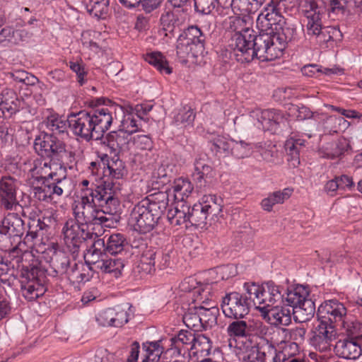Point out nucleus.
Segmentation results:
<instances>
[{"instance_id":"obj_30","label":"nucleus","mask_w":362,"mask_h":362,"mask_svg":"<svg viewBox=\"0 0 362 362\" xmlns=\"http://www.w3.org/2000/svg\"><path fill=\"white\" fill-rule=\"evenodd\" d=\"M179 37H184L187 42L194 45L197 49L204 51L206 37L197 26H189Z\"/></svg>"},{"instance_id":"obj_3","label":"nucleus","mask_w":362,"mask_h":362,"mask_svg":"<svg viewBox=\"0 0 362 362\" xmlns=\"http://www.w3.org/2000/svg\"><path fill=\"white\" fill-rule=\"evenodd\" d=\"M276 42L271 33L255 31L251 34L250 39L246 40L244 47L239 48L234 54L236 59L241 62H250L255 58L262 61H269L276 57Z\"/></svg>"},{"instance_id":"obj_55","label":"nucleus","mask_w":362,"mask_h":362,"mask_svg":"<svg viewBox=\"0 0 362 362\" xmlns=\"http://www.w3.org/2000/svg\"><path fill=\"white\" fill-rule=\"evenodd\" d=\"M252 152V146L244 141H237L233 140L230 155L237 158H243L248 156Z\"/></svg>"},{"instance_id":"obj_62","label":"nucleus","mask_w":362,"mask_h":362,"mask_svg":"<svg viewBox=\"0 0 362 362\" xmlns=\"http://www.w3.org/2000/svg\"><path fill=\"white\" fill-rule=\"evenodd\" d=\"M194 8L197 12L209 14L215 9L216 0H194Z\"/></svg>"},{"instance_id":"obj_28","label":"nucleus","mask_w":362,"mask_h":362,"mask_svg":"<svg viewBox=\"0 0 362 362\" xmlns=\"http://www.w3.org/2000/svg\"><path fill=\"white\" fill-rule=\"evenodd\" d=\"M308 295V291L305 287L298 286L291 291L288 290L286 296L282 294L281 300L286 305L295 308L307 298Z\"/></svg>"},{"instance_id":"obj_34","label":"nucleus","mask_w":362,"mask_h":362,"mask_svg":"<svg viewBox=\"0 0 362 362\" xmlns=\"http://www.w3.org/2000/svg\"><path fill=\"white\" fill-rule=\"evenodd\" d=\"M45 177L47 180L49 179L48 184L51 188L52 195L60 196L64 191L68 192L69 190V180L66 175L59 177L57 173H50Z\"/></svg>"},{"instance_id":"obj_29","label":"nucleus","mask_w":362,"mask_h":362,"mask_svg":"<svg viewBox=\"0 0 362 362\" xmlns=\"http://www.w3.org/2000/svg\"><path fill=\"white\" fill-rule=\"evenodd\" d=\"M292 192L293 189L285 188L282 191H276L269 194L267 198L262 200V208L264 211H271L275 204H282L285 200L288 199L291 197Z\"/></svg>"},{"instance_id":"obj_41","label":"nucleus","mask_w":362,"mask_h":362,"mask_svg":"<svg viewBox=\"0 0 362 362\" xmlns=\"http://www.w3.org/2000/svg\"><path fill=\"white\" fill-rule=\"evenodd\" d=\"M177 54L180 59L187 57L195 58L199 54L203 52L201 49H196L195 46L188 42L184 37H178L177 44Z\"/></svg>"},{"instance_id":"obj_26","label":"nucleus","mask_w":362,"mask_h":362,"mask_svg":"<svg viewBox=\"0 0 362 362\" xmlns=\"http://www.w3.org/2000/svg\"><path fill=\"white\" fill-rule=\"evenodd\" d=\"M315 313V305L311 300L306 298L297 308H292V314L296 322L303 323L311 320Z\"/></svg>"},{"instance_id":"obj_60","label":"nucleus","mask_w":362,"mask_h":362,"mask_svg":"<svg viewBox=\"0 0 362 362\" xmlns=\"http://www.w3.org/2000/svg\"><path fill=\"white\" fill-rule=\"evenodd\" d=\"M347 0H329V12L343 17L347 10Z\"/></svg>"},{"instance_id":"obj_53","label":"nucleus","mask_w":362,"mask_h":362,"mask_svg":"<svg viewBox=\"0 0 362 362\" xmlns=\"http://www.w3.org/2000/svg\"><path fill=\"white\" fill-rule=\"evenodd\" d=\"M227 332L230 337H247V321L241 319L233 321L228 326Z\"/></svg>"},{"instance_id":"obj_52","label":"nucleus","mask_w":362,"mask_h":362,"mask_svg":"<svg viewBox=\"0 0 362 362\" xmlns=\"http://www.w3.org/2000/svg\"><path fill=\"white\" fill-rule=\"evenodd\" d=\"M156 250L148 249L145 250L141 257L139 267L147 273L155 271L156 266Z\"/></svg>"},{"instance_id":"obj_22","label":"nucleus","mask_w":362,"mask_h":362,"mask_svg":"<svg viewBox=\"0 0 362 362\" xmlns=\"http://www.w3.org/2000/svg\"><path fill=\"white\" fill-rule=\"evenodd\" d=\"M160 34L170 38L181 30L182 21L178 15L171 11L164 12L160 18Z\"/></svg>"},{"instance_id":"obj_13","label":"nucleus","mask_w":362,"mask_h":362,"mask_svg":"<svg viewBox=\"0 0 362 362\" xmlns=\"http://www.w3.org/2000/svg\"><path fill=\"white\" fill-rule=\"evenodd\" d=\"M96 206L90 203L83 204L80 201L74 208V219L87 227L89 224H103L106 227H110L112 223V218L103 215V212L97 209Z\"/></svg>"},{"instance_id":"obj_17","label":"nucleus","mask_w":362,"mask_h":362,"mask_svg":"<svg viewBox=\"0 0 362 362\" xmlns=\"http://www.w3.org/2000/svg\"><path fill=\"white\" fill-rule=\"evenodd\" d=\"M118 188L113 181L107 180L103 182V190L105 191L103 193V199L99 204V206L101 207L100 211L103 212V215L112 216L118 214L120 206V202L116 192Z\"/></svg>"},{"instance_id":"obj_44","label":"nucleus","mask_w":362,"mask_h":362,"mask_svg":"<svg viewBox=\"0 0 362 362\" xmlns=\"http://www.w3.org/2000/svg\"><path fill=\"white\" fill-rule=\"evenodd\" d=\"M103 262L104 264L99 269L104 273H112L115 277L121 274V271L124 267V263L121 259L109 257L107 255Z\"/></svg>"},{"instance_id":"obj_35","label":"nucleus","mask_w":362,"mask_h":362,"mask_svg":"<svg viewBox=\"0 0 362 362\" xmlns=\"http://www.w3.org/2000/svg\"><path fill=\"white\" fill-rule=\"evenodd\" d=\"M339 327L344 330L346 338L357 339L361 341L362 339V323L349 317L348 316L344 322H340Z\"/></svg>"},{"instance_id":"obj_48","label":"nucleus","mask_w":362,"mask_h":362,"mask_svg":"<svg viewBox=\"0 0 362 362\" xmlns=\"http://www.w3.org/2000/svg\"><path fill=\"white\" fill-rule=\"evenodd\" d=\"M108 173V178L106 180H110V178L119 180L126 174V170L124 163L118 158L115 160L112 158L111 161L108 162L107 171L105 173Z\"/></svg>"},{"instance_id":"obj_45","label":"nucleus","mask_w":362,"mask_h":362,"mask_svg":"<svg viewBox=\"0 0 362 362\" xmlns=\"http://www.w3.org/2000/svg\"><path fill=\"white\" fill-rule=\"evenodd\" d=\"M212 168L211 165L206 163V162L202 159L197 160L194 163V170L192 173V177L194 180L200 183L204 180L211 177L212 176Z\"/></svg>"},{"instance_id":"obj_51","label":"nucleus","mask_w":362,"mask_h":362,"mask_svg":"<svg viewBox=\"0 0 362 362\" xmlns=\"http://www.w3.org/2000/svg\"><path fill=\"white\" fill-rule=\"evenodd\" d=\"M304 146L303 141L301 139H290L286 141L285 148L287 153L291 156V160L293 161V165L300 163L299 153Z\"/></svg>"},{"instance_id":"obj_33","label":"nucleus","mask_w":362,"mask_h":362,"mask_svg":"<svg viewBox=\"0 0 362 362\" xmlns=\"http://www.w3.org/2000/svg\"><path fill=\"white\" fill-rule=\"evenodd\" d=\"M202 202L205 207L208 219L214 221L222 212L221 199L214 194L204 195Z\"/></svg>"},{"instance_id":"obj_5","label":"nucleus","mask_w":362,"mask_h":362,"mask_svg":"<svg viewBox=\"0 0 362 362\" xmlns=\"http://www.w3.org/2000/svg\"><path fill=\"white\" fill-rule=\"evenodd\" d=\"M34 147L41 157L60 162L63 165H72L75 162L74 153L66 149V144L52 134L46 133L35 139Z\"/></svg>"},{"instance_id":"obj_9","label":"nucleus","mask_w":362,"mask_h":362,"mask_svg":"<svg viewBox=\"0 0 362 362\" xmlns=\"http://www.w3.org/2000/svg\"><path fill=\"white\" fill-rule=\"evenodd\" d=\"M24 231V221L20 216L8 213L0 223V248L7 249L19 243Z\"/></svg>"},{"instance_id":"obj_36","label":"nucleus","mask_w":362,"mask_h":362,"mask_svg":"<svg viewBox=\"0 0 362 362\" xmlns=\"http://www.w3.org/2000/svg\"><path fill=\"white\" fill-rule=\"evenodd\" d=\"M189 222L193 226L202 227L207 223L208 214L203 202L194 204L192 208L189 206Z\"/></svg>"},{"instance_id":"obj_42","label":"nucleus","mask_w":362,"mask_h":362,"mask_svg":"<svg viewBox=\"0 0 362 362\" xmlns=\"http://www.w3.org/2000/svg\"><path fill=\"white\" fill-rule=\"evenodd\" d=\"M345 145L347 146L345 141L328 142L320 148V154L323 158L334 159L343 153Z\"/></svg>"},{"instance_id":"obj_27","label":"nucleus","mask_w":362,"mask_h":362,"mask_svg":"<svg viewBox=\"0 0 362 362\" xmlns=\"http://www.w3.org/2000/svg\"><path fill=\"white\" fill-rule=\"evenodd\" d=\"M292 309L285 307L274 306L270 308V324L275 327L288 326L291 323Z\"/></svg>"},{"instance_id":"obj_12","label":"nucleus","mask_w":362,"mask_h":362,"mask_svg":"<svg viewBox=\"0 0 362 362\" xmlns=\"http://www.w3.org/2000/svg\"><path fill=\"white\" fill-rule=\"evenodd\" d=\"M281 354H279L275 346L265 340V344L260 343L247 347L243 353V362H283Z\"/></svg>"},{"instance_id":"obj_6","label":"nucleus","mask_w":362,"mask_h":362,"mask_svg":"<svg viewBox=\"0 0 362 362\" xmlns=\"http://www.w3.org/2000/svg\"><path fill=\"white\" fill-rule=\"evenodd\" d=\"M20 276L22 293L26 299L33 300L44 294L46 291L45 271L37 260L23 267Z\"/></svg>"},{"instance_id":"obj_47","label":"nucleus","mask_w":362,"mask_h":362,"mask_svg":"<svg viewBox=\"0 0 362 362\" xmlns=\"http://www.w3.org/2000/svg\"><path fill=\"white\" fill-rule=\"evenodd\" d=\"M34 182L35 184V181L37 182H41V186H34L33 187V193H34V197L40 201H45L48 197H51L52 194L51 192V188L48 184L49 179L47 180L45 176H40V177H35L34 178Z\"/></svg>"},{"instance_id":"obj_21","label":"nucleus","mask_w":362,"mask_h":362,"mask_svg":"<svg viewBox=\"0 0 362 362\" xmlns=\"http://www.w3.org/2000/svg\"><path fill=\"white\" fill-rule=\"evenodd\" d=\"M129 141V134L119 127L117 131H112L108 133L103 138V143L107 144L112 152L119 153L128 150Z\"/></svg>"},{"instance_id":"obj_59","label":"nucleus","mask_w":362,"mask_h":362,"mask_svg":"<svg viewBox=\"0 0 362 362\" xmlns=\"http://www.w3.org/2000/svg\"><path fill=\"white\" fill-rule=\"evenodd\" d=\"M195 118V114L190 107H184L181 108L178 113L175 116V122L180 124H191Z\"/></svg>"},{"instance_id":"obj_50","label":"nucleus","mask_w":362,"mask_h":362,"mask_svg":"<svg viewBox=\"0 0 362 362\" xmlns=\"http://www.w3.org/2000/svg\"><path fill=\"white\" fill-rule=\"evenodd\" d=\"M233 139H228L221 136H218L211 141V150L215 151L216 153L228 156L230 155L231 146Z\"/></svg>"},{"instance_id":"obj_46","label":"nucleus","mask_w":362,"mask_h":362,"mask_svg":"<svg viewBox=\"0 0 362 362\" xmlns=\"http://www.w3.org/2000/svg\"><path fill=\"white\" fill-rule=\"evenodd\" d=\"M44 124L48 130L52 132V134H59L66 132V121L62 119L56 115L48 116L44 121Z\"/></svg>"},{"instance_id":"obj_11","label":"nucleus","mask_w":362,"mask_h":362,"mask_svg":"<svg viewBox=\"0 0 362 362\" xmlns=\"http://www.w3.org/2000/svg\"><path fill=\"white\" fill-rule=\"evenodd\" d=\"M62 233L64 243L74 257L78 255L83 243L92 238V234L88 231V227L73 218L66 221Z\"/></svg>"},{"instance_id":"obj_18","label":"nucleus","mask_w":362,"mask_h":362,"mask_svg":"<svg viewBox=\"0 0 362 362\" xmlns=\"http://www.w3.org/2000/svg\"><path fill=\"white\" fill-rule=\"evenodd\" d=\"M288 117L278 110H264L257 120L264 130L276 133L279 128H285L288 125Z\"/></svg>"},{"instance_id":"obj_23","label":"nucleus","mask_w":362,"mask_h":362,"mask_svg":"<svg viewBox=\"0 0 362 362\" xmlns=\"http://www.w3.org/2000/svg\"><path fill=\"white\" fill-rule=\"evenodd\" d=\"M91 269V267L81 262H73L63 278L66 279L72 285L84 283L90 279Z\"/></svg>"},{"instance_id":"obj_40","label":"nucleus","mask_w":362,"mask_h":362,"mask_svg":"<svg viewBox=\"0 0 362 362\" xmlns=\"http://www.w3.org/2000/svg\"><path fill=\"white\" fill-rule=\"evenodd\" d=\"M127 242L124 235L121 233H114L110 235L105 244V250L111 255H116L123 251Z\"/></svg>"},{"instance_id":"obj_1","label":"nucleus","mask_w":362,"mask_h":362,"mask_svg":"<svg viewBox=\"0 0 362 362\" xmlns=\"http://www.w3.org/2000/svg\"><path fill=\"white\" fill-rule=\"evenodd\" d=\"M117 110L122 112L121 106L111 105L89 112L83 110L71 113L67 119L69 127L74 135L86 141L100 139L110 127L113 121L112 113H116Z\"/></svg>"},{"instance_id":"obj_8","label":"nucleus","mask_w":362,"mask_h":362,"mask_svg":"<svg viewBox=\"0 0 362 362\" xmlns=\"http://www.w3.org/2000/svg\"><path fill=\"white\" fill-rule=\"evenodd\" d=\"M160 217L161 215L159 213L141 200L132 209L129 218V224L134 230L146 234L155 228Z\"/></svg>"},{"instance_id":"obj_57","label":"nucleus","mask_w":362,"mask_h":362,"mask_svg":"<svg viewBox=\"0 0 362 362\" xmlns=\"http://www.w3.org/2000/svg\"><path fill=\"white\" fill-rule=\"evenodd\" d=\"M335 328L334 325L324 323L322 320H320V324L316 327V331L314 334H316L317 339L323 337L324 339L332 340L336 335Z\"/></svg>"},{"instance_id":"obj_2","label":"nucleus","mask_w":362,"mask_h":362,"mask_svg":"<svg viewBox=\"0 0 362 362\" xmlns=\"http://www.w3.org/2000/svg\"><path fill=\"white\" fill-rule=\"evenodd\" d=\"M300 8L303 17L305 35L308 37L310 41L322 45L334 40L339 30L323 25L322 19L326 13V7L323 0H303Z\"/></svg>"},{"instance_id":"obj_19","label":"nucleus","mask_w":362,"mask_h":362,"mask_svg":"<svg viewBox=\"0 0 362 362\" xmlns=\"http://www.w3.org/2000/svg\"><path fill=\"white\" fill-rule=\"evenodd\" d=\"M197 334L194 330L181 329L178 333L170 339L171 350L173 354L176 352L177 356H185L191 351L192 344L195 340Z\"/></svg>"},{"instance_id":"obj_4","label":"nucleus","mask_w":362,"mask_h":362,"mask_svg":"<svg viewBox=\"0 0 362 362\" xmlns=\"http://www.w3.org/2000/svg\"><path fill=\"white\" fill-rule=\"evenodd\" d=\"M245 286L247 295L255 308L259 311L261 317L265 321L270 322L269 310L282 298L279 286L272 281L267 282L265 286L252 283L245 284Z\"/></svg>"},{"instance_id":"obj_38","label":"nucleus","mask_w":362,"mask_h":362,"mask_svg":"<svg viewBox=\"0 0 362 362\" xmlns=\"http://www.w3.org/2000/svg\"><path fill=\"white\" fill-rule=\"evenodd\" d=\"M145 60L156 67L160 73L170 74L172 68L169 66L165 57L160 52H151L146 54Z\"/></svg>"},{"instance_id":"obj_56","label":"nucleus","mask_w":362,"mask_h":362,"mask_svg":"<svg viewBox=\"0 0 362 362\" xmlns=\"http://www.w3.org/2000/svg\"><path fill=\"white\" fill-rule=\"evenodd\" d=\"M269 327L261 321H247V337L255 335L263 339L267 335Z\"/></svg>"},{"instance_id":"obj_43","label":"nucleus","mask_w":362,"mask_h":362,"mask_svg":"<svg viewBox=\"0 0 362 362\" xmlns=\"http://www.w3.org/2000/svg\"><path fill=\"white\" fill-rule=\"evenodd\" d=\"M202 318V327L204 329L211 328L217 324V315L218 309L211 306L209 308H204L202 306L198 308Z\"/></svg>"},{"instance_id":"obj_58","label":"nucleus","mask_w":362,"mask_h":362,"mask_svg":"<svg viewBox=\"0 0 362 362\" xmlns=\"http://www.w3.org/2000/svg\"><path fill=\"white\" fill-rule=\"evenodd\" d=\"M295 30L290 28H282V34L275 33L272 35V37L274 38V42H276V50L282 51L285 48V44L288 42H291L293 37L287 36V33L291 34V33H294Z\"/></svg>"},{"instance_id":"obj_49","label":"nucleus","mask_w":362,"mask_h":362,"mask_svg":"<svg viewBox=\"0 0 362 362\" xmlns=\"http://www.w3.org/2000/svg\"><path fill=\"white\" fill-rule=\"evenodd\" d=\"M199 307H193L188 309L183 317L182 320L185 325L190 329H199L202 327V318H200V311Z\"/></svg>"},{"instance_id":"obj_15","label":"nucleus","mask_w":362,"mask_h":362,"mask_svg":"<svg viewBox=\"0 0 362 362\" xmlns=\"http://www.w3.org/2000/svg\"><path fill=\"white\" fill-rule=\"evenodd\" d=\"M18 181L10 175L3 176L0 179V201L6 210H16L21 207L17 200Z\"/></svg>"},{"instance_id":"obj_39","label":"nucleus","mask_w":362,"mask_h":362,"mask_svg":"<svg viewBox=\"0 0 362 362\" xmlns=\"http://www.w3.org/2000/svg\"><path fill=\"white\" fill-rule=\"evenodd\" d=\"M173 189L175 199L182 202L193 190V186L187 179L179 178L173 182Z\"/></svg>"},{"instance_id":"obj_32","label":"nucleus","mask_w":362,"mask_h":362,"mask_svg":"<svg viewBox=\"0 0 362 362\" xmlns=\"http://www.w3.org/2000/svg\"><path fill=\"white\" fill-rule=\"evenodd\" d=\"M161 216L168 205V194L166 192H158L142 199Z\"/></svg>"},{"instance_id":"obj_14","label":"nucleus","mask_w":362,"mask_h":362,"mask_svg":"<svg viewBox=\"0 0 362 362\" xmlns=\"http://www.w3.org/2000/svg\"><path fill=\"white\" fill-rule=\"evenodd\" d=\"M317 316L324 323L334 325L335 327L341 326L340 322L346 318V308L343 303L337 300H330L322 303L317 310Z\"/></svg>"},{"instance_id":"obj_25","label":"nucleus","mask_w":362,"mask_h":362,"mask_svg":"<svg viewBox=\"0 0 362 362\" xmlns=\"http://www.w3.org/2000/svg\"><path fill=\"white\" fill-rule=\"evenodd\" d=\"M73 262L68 255L62 251H56L51 257L50 266L52 269V276L63 278L66 274Z\"/></svg>"},{"instance_id":"obj_54","label":"nucleus","mask_w":362,"mask_h":362,"mask_svg":"<svg viewBox=\"0 0 362 362\" xmlns=\"http://www.w3.org/2000/svg\"><path fill=\"white\" fill-rule=\"evenodd\" d=\"M197 282L196 279L193 277H187L185 278L180 284V288L182 291L184 292H191L193 291L194 293L199 294L200 296L199 299H197L196 300H200L202 303H205L207 300L206 298L203 297V295L205 293L204 289H202L200 287H197Z\"/></svg>"},{"instance_id":"obj_24","label":"nucleus","mask_w":362,"mask_h":362,"mask_svg":"<svg viewBox=\"0 0 362 362\" xmlns=\"http://www.w3.org/2000/svg\"><path fill=\"white\" fill-rule=\"evenodd\" d=\"M105 247L104 239H98L95 240L92 247L88 250L87 254L85 255V262L86 265L99 269L103 267L104 262L103 259L106 258L107 254L101 251L100 247Z\"/></svg>"},{"instance_id":"obj_7","label":"nucleus","mask_w":362,"mask_h":362,"mask_svg":"<svg viewBox=\"0 0 362 362\" xmlns=\"http://www.w3.org/2000/svg\"><path fill=\"white\" fill-rule=\"evenodd\" d=\"M253 18L250 15L230 16L226 22L227 30L231 33L228 40V47L234 53L240 47H244L247 39H250L254 31L251 29Z\"/></svg>"},{"instance_id":"obj_63","label":"nucleus","mask_w":362,"mask_h":362,"mask_svg":"<svg viewBox=\"0 0 362 362\" xmlns=\"http://www.w3.org/2000/svg\"><path fill=\"white\" fill-rule=\"evenodd\" d=\"M109 10V4H105V2L98 4L96 2H90V8L88 11L90 14L98 18H103L107 14Z\"/></svg>"},{"instance_id":"obj_37","label":"nucleus","mask_w":362,"mask_h":362,"mask_svg":"<svg viewBox=\"0 0 362 362\" xmlns=\"http://www.w3.org/2000/svg\"><path fill=\"white\" fill-rule=\"evenodd\" d=\"M212 349L211 339L204 334H197L195 340L191 346L194 355L200 354L202 356H209Z\"/></svg>"},{"instance_id":"obj_64","label":"nucleus","mask_w":362,"mask_h":362,"mask_svg":"<svg viewBox=\"0 0 362 362\" xmlns=\"http://www.w3.org/2000/svg\"><path fill=\"white\" fill-rule=\"evenodd\" d=\"M172 169L166 165H160L153 170V177L160 180L162 184L169 182L171 176Z\"/></svg>"},{"instance_id":"obj_16","label":"nucleus","mask_w":362,"mask_h":362,"mask_svg":"<svg viewBox=\"0 0 362 362\" xmlns=\"http://www.w3.org/2000/svg\"><path fill=\"white\" fill-rule=\"evenodd\" d=\"M5 250L9 251L4 255L0 254V279L2 281L7 280L3 278L4 276H15L23 261V252L16 244Z\"/></svg>"},{"instance_id":"obj_10","label":"nucleus","mask_w":362,"mask_h":362,"mask_svg":"<svg viewBox=\"0 0 362 362\" xmlns=\"http://www.w3.org/2000/svg\"><path fill=\"white\" fill-rule=\"evenodd\" d=\"M252 300L250 296L239 292H230L222 298L221 309L226 317L243 319L250 313Z\"/></svg>"},{"instance_id":"obj_61","label":"nucleus","mask_w":362,"mask_h":362,"mask_svg":"<svg viewBox=\"0 0 362 362\" xmlns=\"http://www.w3.org/2000/svg\"><path fill=\"white\" fill-rule=\"evenodd\" d=\"M115 315V308H107L98 314L96 320L103 327H113Z\"/></svg>"},{"instance_id":"obj_20","label":"nucleus","mask_w":362,"mask_h":362,"mask_svg":"<svg viewBox=\"0 0 362 362\" xmlns=\"http://www.w3.org/2000/svg\"><path fill=\"white\" fill-rule=\"evenodd\" d=\"M361 341L357 339L344 337L335 344V351L338 355L346 359H356L362 353Z\"/></svg>"},{"instance_id":"obj_31","label":"nucleus","mask_w":362,"mask_h":362,"mask_svg":"<svg viewBox=\"0 0 362 362\" xmlns=\"http://www.w3.org/2000/svg\"><path fill=\"white\" fill-rule=\"evenodd\" d=\"M103 185H96L91 183L90 187L81 188V201L86 203H90L92 205H98L103 199Z\"/></svg>"}]
</instances>
